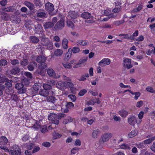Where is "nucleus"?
I'll use <instances>...</instances> for the list:
<instances>
[{
	"instance_id": "obj_1",
	"label": "nucleus",
	"mask_w": 155,
	"mask_h": 155,
	"mask_svg": "<svg viewBox=\"0 0 155 155\" xmlns=\"http://www.w3.org/2000/svg\"><path fill=\"white\" fill-rule=\"evenodd\" d=\"M43 87L44 89H41L39 92V94L44 97H47L48 95L49 94L53 93V91H51V87L48 85L47 84H43Z\"/></svg>"
},
{
	"instance_id": "obj_2",
	"label": "nucleus",
	"mask_w": 155,
	"mask_h": 155,
	"mask_svg": "<svg viewBox=\"0 0 155 155\" xmlns=\"http://www.w3.org/2000/svg\"><path fill=\"white\" fill-rule=\"evenodd\" d=\"M10 153L11 155H21V150L18 145H14L10 150Z\"/></svg>"
},
{
	"instance_id": "obj_3",
	"label": "nucleus",
	"mask_w": 155,
	"mask_h": 155,
	"mask_svg": "<svg viewBox=\"0 0 155 155\" xmlns=\"http://www.w3.org/2000/svg\"><path fill=\"white\" fill-rule=\"evenodd\" d=\"M15 88L18 90V93L22 94L25 93L26 90L24 87L23 84L21 83H16L15 85Z\"/></svg>"
},
{
	"instance_id": "obj_4",
	"label": "nucleus",
	"mask_w": 155,
	"mask_h": 155,
	"mask_svg": "<svg viewBox=\"0 0 155 155\" xmlns=\"http://www.w3.org/2000/svg\"><path fill=\"white\" fill-rule=\"evenodd\" d=\"M42 44L46 47V48L49 50H51L53 48L52 43L48 39H44Z\"/></svg>"
},
{
	"instance_id": "obj_5",
	"label": "nucleus",
	"mask_w": 155,
	"mask_h": 155,
	"mask_svg": "<svg viewBox=\"0 0 155 155\" xmlns=\"http://www.w3.org/2000/svg\"><path fill=\"white\" fill-rule=\"evenodd\" d=\"M64 26V21L63 19L58 21L55 25L54 28L56 30L61 29Z\"/></svg>"
},
{
	"instance_id": "obj_6",
	"label": "nucleus",
	"mask_w": 155,
	"mask_h": 155,
	"mask_svg": "<svg viewBox=\"0 0 155 155\" xmlns=\"http://www.w3.org/2000/svg\"><path fill=\"white\" fill-rule=\"evenodd\" d=\"M124 67L125 68L129 69L133 67V65L131 64V59L129 58H126L124 60L123 62Z\"/></svg>"
},
{
	"instance_id": "obj_7",
	"label": "nucleus",
	"mask_w": 155,
	"mask_h": 155,
	"mask_svg": "<svg viewBox=\"0 0 155 155\" xmlns=\"http://www.w3.org/2000/svg\"><path fill=\"white\" fill-rule=\"evenodd\" d=\"M110 63V60L108 58H104L98 64L101 67H104L106 65H109Z\"/></svg>"
},
{
	"instance_id": "obj_8",
	"label": "nucleus",
	"mask_w": 155,
	"mask_h": 155,
	"mask_svg": "<svg viewBox=\"0 0 155 155\" xmlns=\"http://www.w3.org/2000/svg\"><path fill=\"white\" fill-rule=\"evenodd\" d=\"M47 73L50 77H51L55 78H59L60 76L56 75L54 71L51 68H49L47 71Z\"/></svg>"
},
{
	"instance_id": "obj_9",
	"label": "nucleus",
	"mask_w": 155,
	"mask_h": 155,
	"mask_svg": "<svg viewBox=\"0 0 155 155\" xmlns=\"http://www.w3.org/2000/svg\"><path fill=\"white\" fill-rule=\"evenodd\" d=\"M126 3V0H117L115 2V5L116 6H119L121 8L125 6Z\"/></svg>"
},
{
	"instance_id": "obj_10",
	"label": "nucleus",
	"mask_w": 155,
	"mask_h": 155,
	"mask_svg": "<svg viewBox=\"0 0 155 155\" xmlns=\"http://www.w3.org/2000/svg\"><path fill=\"white\" fill-rule=\"evenodd\" d=\"M127 121L130 125L134 126L136 121L135 117L133 115L130 116L128 118Z\"/></svg>"
},
{
	"instance_id": "obj_11",
	"label": "nucleus",
	"mask_w": 155,
	"mask_h": 155,
	"mask_svg": "<svg viewBox=\"0 0 155 155\" xmlns=\"http://www.w3.org/2000/svg\"><path fill=\"white\" fill-rule=\"evenodd\" d=\"M112 136V134L111 133H107L104 134L102 137V140L103 143L107 141Z\"/></svg>"
},
{
	"instance_id": "obj_12",
	"label": "nucleus",
	"mask_w": 155,
	"mask_h": 155,
	"mask_svg": "<svg viewBox=\"0 0 155 155\" xmlns=\"http://www.w3.org/2000/svg\"><path fill=\"white\" fill-rule=\"evenodd\" d=\"M57 87L60 90L63 91L66 88L65 81H60L56 84Z\"/></svg>"
},
{
	"instance_id": "obj_13",
	"label": "nucleus",
	"mask_w": 155,
	"mask_h": 155,
	"mask_svg": "<svg viewBox=\"0 0 155 155\" xmlns=\"http://www.w3.org/2000/svg\"><path fill=\"white\" fill-rule=\"evenodd\" d=\"M37 16L40 18H46V13L42 9H39L36 13Z\"/></svg>"
},
{
	"instance_id": "obj_14",
	"label": "nucleus",
	"mask_w": 155,
	"mask_h": 155,
	"mask_svg": "<svg viewBox=\"0 0 155 155\" xmlns=\"http://www.w3.org/2000/svg\"><path fill=\"white\" fill-rule=\"evenodd\" d=\"M79 16V15L78 13L75 11H70L68 12V17L71 18V19H75Z\"/></svg>"
},
{
	"instance_id": "obj_15",
	"label": "nucleus",
	"mask_w": 155,
	"mask_h": 155,
	"mask_svg": "<svg viewBox=\"0 0 155 155\" xmlns=\"http://www.w3.org/2000/svg\"><path fill=\"white\" fill-rule=\"evenodd\" d=\"M45 8L47 10L51 12L54 10V6L53 5L48 2L45 4Z\"/></svg>"
},
{
	"instance_id": "obj_16",
	"label": "nucleus",
	"mask_w": 155,
	"mask_h": 155,
	"mask_svg": "<svg viewBox=\"0 0 155 155\" xmlns=\"http://www.w3.org/2000/svg\"><path fill=\"white\" fill-rule=\"evenodd\" d=\"M100 130L98 129L94 130L92 133V137L93 138H97L100 134Z\"/></svg>"
},
{
	"instance_id": "obj_17",
	"label": "nucleus",
	"mask_w": 155,
	"mask_h": 155,
	"mask_svg": "<svg viewBox=\"0 0 155 155\" xmlns=\"http://www.w3.org/2000/svg\"><path fill=\"white\" fill-rule=\"evenodd\" d=\"M46 59L47 58L44 55H42L38 56L36 58V61L38 63H41L45 62Z\"/></svg>"
},
{
	"instance_id": "obj_18",
	"label": "nucleus",
	"mask_w": 155,
	"mask_h": 155,
	"mask_svg": "<svg viewBox=\"0 0 155 155\" xmlns=\"http://www.w3.org/2000/svg\"><path fill=\"white\" fill-rule=\"evenodd\" d=\"M118 113L121 117L124 118L126 117L128 114V111L124 109L119 110Z\"/></svg>"
},
{
	"instance_id": "obj_19",
	"label": "nucleus",
	"mask_w": 155,
	"mask_h": 155,
	"mask_svg": "<svg viewBox=\"0 0 155 155\" xmlns=\"http://www.w3.org/2000/svg\"><path fill=\"white\" fill-rule=\"evenodd\" d=\"M8 141L7 138L5 136H2L0 138V145H5Z\"/></svg>"
},
{
	"instance_id": "obj_20",
	"label": "nucleus",
	"mask_w": 155,
	"mask_h": 155,
	"mask_svg": "<svg viewBox=\"0 0 155 155\" xmlns=\"http://www.w3.org/2000/svg\"><path fill=\"white\" fill-rule=\"evenodd\" d=\"M24 4L27 6L30 10H32L35 8L34 5L31 2L28 1H25Z\"/></svg>"
},
{
	"instance_id": "obj_21",
	"label": "nucleus",
	"mask_w": 155,
	"mask_h": 155,
	"mask_svg": "<svg viewBox=\"0 0 155 155\" xmlns=\"http://www.w3.org/2000/svg\"><path fill=\"white\" fill-rule=\"evenodd\" d=\"M35 31L37 33H39L42 32L43 30V28L41 24H38L37 25H35Z\"/></svg>"
},
{
	"instance_id": "obj_22",
	"label": "nucleus",
	"mask_w": 155,
	"mask_h": 155,
	"mask_svg": "<svg viewBox=\"0 0 155 155\" xmlns=\"http://www.w3.org/2000/svg\"><path fill=\"white\" fill-rule=\"evenodd\" d=\"M81 16L82 17L86 19L90 18L91 17V14L89 12H84L82 13L81 15Z\"/></svg>"
},
{
	"instance_id": "obj_23",
	"label": "nucleus",
	"mask_w": 155,
	"mask_h": 155,
	"mask_svg": "<svg viewBox=\"0 0 155 155\" xmlns=\"http://www.w3.org/2000/svg\"><path fill=\"white\" fill-rule=\"evenodd\" d=\"M20 71V68L18 67L13 68L10 70L11 73L13 74H16L19 73Z\"/></svg>"
},
{
	"instance_id": "obj_24",
	"label": "nucleus",
	"mask_w": 155,
	"mask_h": 155,
	"mask_svg": "<svg viewBox=\"0 0 155 155\" xmlns=\"http://www.w3.org/2000/svg\"><path fill=\"white\" fill-rule=\"evenodd\" d=\"M63 50L61 49H56L54 51V54L56 56H61L63 54Z\"/></svg>"
},
{
	"instance_id": "obj_25",
	"label": "nucleus",
	"mask_w": 155,
	"mask_h": 155,
	"mask_svg": "<svg viewBox=\"0 0 155 155\" xmlns=\"http://www.w3.org/2000/svg\"><path fill=\"white\" fill-rule=\"evenodd\" d=\"M138 133L137 130H133L128 134V136L129 138H131L136 136Z\"/></svg>"
},
{
	"instance_id": "obj_26",
	"label": "nucleus",
	"mask_w": 155,
	"mask_h": 155,
	"mask_svg": "<svg viewBox=\"0 0 155 155\" xmlns=\"http://www.w3.org/2000/svg\"><path fill=\"white\" fill-rule=\"evenodd\" d=\"M68 41L67 39L64 38L62 40V44L63 48L64 49H67L68 48Z\"/></svg>"
},
{
	"instance_id": "obj_27",
	"label": "nucleus",
	"mask_w": 155,
	"mask_h": 155,
	"mask_svg": "<svg viewBox=\"0 0 155 155\" xmlns=\"http://www.w3.org/2000/svg\"><path fill=\"white\" fill-rule=\"evenodd\" d=\"M37 64L35 62L33 61L30 63L28 66V68L30 71H32L34 70V67L36 66Z\"/></svg>"
},
{
	"instance_id": "obj_28",
	"label": "nucleus",
	"mask_w": 155,
	"mask_h": 155,
	"mask_svg": "<svg viewBox=\"0 0 155 155\" xmlns=\"http://www.w3.org/2000/svg\"><path fill=\"white\" fill-rule=\"evenodd\" d=\"M54 25V24L52 22L48 21L45 22L44 27L45 28H52Z\"/></svg>"
},
{
	"instance_id": "obj_29",
	"label": "nucleus",
	"mask_w": 155,
	"mask_h": 155,
	"mask_svg": "<svg viewBox=\"0 0 155 155\" xmlns=\"http://www.w3.org/2000/svg\"><path fill=\"white\" fill-rule=\"evenodd\" d=\"M57 117V115L54 113H51L48 116V118L49 120L53 121Z\"/></svg>"
},
{
	"instance_id": "obj_30",
	"label": "nucleus",
	"mask_w": 155,
	"mask_h": 155,
	"mask_svg": "<svg viewBox=\"0 0 155 155\" xmlns=\"http://www.w3.org/2000/svg\"><path fill=\"white\" fill-rule=\"evenodd\" d=\"M120 147L121 149L127 150H130L131 149V148L130 147V145L126 143H123L120 145Z\"/></svg>"
},
{
	"instance_id": "obj_31",
	"label": "nucleus",
	"mask_w": 155,
	"mask_h": 155,
	"mask_svg": "<svg viewBox=\"0 0 155 155\" xmlns=\"http://www.w3.org/2000/svg\"><path fill=\"white\" fill-rule=\"evenodd\" d=\"M73 121V119L70 117H68L64 119L63 121V124H66L68 123L72 122Z\"/></svg>"
},
{
	"instance_id": "obj_32",
	"label": "nucleus",
	"mask_w": 155,
	"mask_h": 155,
	"mask_svg": "<svg viewBox=\"0 0 155 155\" xmlns=\"http://www.w3.org/2000/svg\"><path fill=\"white\" fill-rule=\"evenodd\" d=\"M30 39L31 42L34 43H37L39 41V39L38 38L35 36H30Z\"/></svg>"
},
{
	"instance_id": "obj_33",
	"label": "nucleus",
	"mask_w": 155,
	"mask_h": 155,
	"mask_svg": "<svg viewBox=\"0 0 155 155\" xmlns=\"http://www.w3.org/2000/svg\"><path fill=\"white\" fill-rule=\"evenodd\" d=\"M57 100L55 97L54 96H49L47 98L48 101L54 104Z\"/></svg>"
},
{
	"instance_id": "obj_34",
	"label": "nucleus",
	"mask_w": 155,
	"mask_h": 155,
	"mask_svg": "<svg viewBox=\"0 0 155 155\" xmlns=\"http://www.w3.org/2000/svg\"><path fill=\"white\" fill-rule=\"evenodd\" d=\"M9 81V79L2 74L0 75V83H3Z\"/></svg>"
},
{
	"instance_id": "obj_35",
	"label": "nucleus",
	"mask_w": 155,
	"mask_h": 155,
	"mask_svg": "<svg viewBox=\"0 0 155 155\" xmlns=\"http://www.w3.org/2000/svg\"><path fill=\"white\" fill-rule=\"evenodd\" d=\"M77 43L82 46H86L88 44V42L86 40H79L78 41Z\"/></svg>"
},
{
	"instance_id": "obj_36",
	"label": "nucleus",
	"mask_w": 155,
	"mask_h": 155,
	"mask_svg": "<svg viewBox=\"0 0 155 155\" xmlns=\"http://www.w3.org/2000/svg\"><path fill=\"white\" fill-rule=\"evenodd\" d=\"M40 130L41 133L43 134L46 133L48 131L47 127L45 125L41 126L40 129Z\"/></svg>"
},
{
	"instance_id": "obj_37",
	"label": "nucleus",
	"mask_w": 155,
	"mask_h": 155,
	"mask_svg": "<svg viewBox=\"0 0 155 155\" xmlns=\"http://www.w3.org/2000/svg\"><path fill=\"white\" fill-rule=\"evenodd\" d=\"M34 2L35 6L39 8L41 7L43 5L40 0H34Z\"/></svg>"
},
{
	"instance_id": "obj_38",
	"label": "nucleus",
	"mask_w": 155,
	"mask_h": 155,
	"mask_svg": "<svg viewBox=\"0 0 155 155\" xmlns=\"http://www.w3.org/2000/svg\"><path fill=\"white\" fill-rule=\"evenodd\" d=\"M53 136L54 139H57L60 138L62 136L61 134L57 133H54L53 134Z\"/></svg>"
},
{
	"instance_id": "obj_39",
	"label": "nucleus",
	"mask_w": 155,
	"mask_h": 155,
	"mask_svg": "<svg viewBox=\"0 0 155 155\" xmlns=\"http://www.w3.org/2000/svg\"><path fill=\"white\" fill-rule=\"evenodd\" d=\"M10 61V63L12 65L18 64L20 63L19 61L17 59H14L12 60H11Z\"/></svg>"
},
{
	"instance_id": "obj_40",
	"label": "nucleus",
	"mask_w": 155,
	"mask_h": 155,
	"mask_svg": "<svg viewBox=\"0 0 155 155\" xmlns=\"http://www.w3.org/2000/svg\"><path fill=\"white\" fill-rule=\"evenodd\" d=\"M14 10V8L13 6H9L7 8H6L4 9L3 11L5 12H12Z\"/></svg>"
},
{
	"instance_id": "obj_41",
	"label": "nucleus",
	"mask_w": 155,
	"mask_h": 155,
	"mask_svg": "<svg viewBox=\"0 0 155 155\" xmlns=\"http://www.w3.org/2000/svg\"><path fill=\"white\" fill-rule=\"evenodd\" d=\"M7 64V61L5 59H1L0 60V66H5Z\"/></svg>"
},
{
	"instance_id": "obj_42",
	"label": "nucleus",
	"mask_w": 155,
	"mask_h": 155,
	"mask_svg": "<svg viewBox=\"0 0 155 155\" xmlns=\"http://www.w3.org/2000/svg\"><path fill=\"white\" fill-rule=\"evenodd\" d=\"M80 49L79 48L77 47H74L72 48V52L74 54H76L79 52Z\"/></svg>"
},
{
	"instance_id": "obj_43",
	"label": "nucleus",
	"mask_w": 155,
	"mask_h": 155,
	"mask_svg": "<svg viewBox=\"0 0 155 155\" xmlns=\"http://www.w3.org/2000/svg\"><path fill=\"white\" fill-rule=\"evenodd\" d=\"M87 92V90L86 89H82L78 93V95L80 96H82L86 94Z\"/></svg>"
},
{
	"instance_id": "obj_44",
	"label": "nucleus",
	"mask_w": 155,
	"mask_h": 155,
	"mask_svg": "<svg viewBox=\"0 0 155 155\" xmlns=\"http://www.w3.org/2000/svg\"><path fill=\"white\" fill-rule=\"evenodd\" d=\"M124 22V19L121 20L115 21L114 22V24L117 26H118L123 23Z\"/></svg>"
},
{
	"instance_id": "obj_45",
	"label": "nucleus",
	"mask_w": 155,
	"mask_h": 155,
	"mask_svg": "<svg viewBox=\"0 0 155 155\" xmlns=\"http://www.w3.org/2000/svg\"><path fill=\"white\" fill-rule=\"evenodd\" d=\"M40 64L39 65V68L41 69L45 68L46 67V64L45 63V62H42L40 63Z\"/></svg>"
},
{
	"instance_id": "obj_46",
	"label": "nucleus",
	"mask_w": 155,
	"mask_h": 155,
	"mask_svg": "<svg viewBox=\"0 0 155 155\" xmlns=\"http://www.w3.org/2000/svg\"><path fill=\"white\" fill-rule=\"evenodd\" d=\"M28 63V60L27 59H23L21 62V64L24 66L27 65Z\"/></svg>"
},
{
	"instance_id": "obj_47",
	"label": "nucleus",
	"mask_w": 155,
	"mask_h": 155,
	"mask_svg": "<svg viewBox=\"0 0 155 155\" xmlns=\"http://www.w3.org/2000/svg\"><path fill=\"white\" fill-rule=\"evenodd\" d=\"M68 97L70 98L73 102H74L76 99V97L74 95L70 94L68 95Z\"/></svg>"
},
{
	"instance_id": "obj_48",
	"label": "nucleus",
	"mask_w": 155,
	"mask_h": 155,
	"mask_svg": "<svg viewBox=\"0 0 155 155\" xmlns=\"http://www.w3.org/2000/svg\"><path fill=\"white\" fill-rule=\"evenodd\" d=\"M132 94L133 95H135L134 98L136 100H137L138 97H139L140 95V94L139 92H133V94Z\"/></svg>"
},
{
	"instance_id": "obj_49",
	"label": "nucleus",
	"mask_w": 155,
	"mask_h": 155,
	"mask_svg": "<svg viewBox=\"0 0 155 155\" xmlns=\"http://www.w3.org/2000/svg\"><path fill=\"white\" fill-rule=\"evenodd\" d=\"M146 90L150 92L151 93H153L155 92L154 90L153 89V87L150 86H148L146 88Z\"/></svg>"
},
{
	"instance_id": "obj_50",
	"label": "nucleus",
	"mask_w": 155,
	"mask_h": 155,
	"mask_svg": "<svg viewBox=\"0 0 155 155\" xmlns=\"http://www.w3.org/2000/svg\"><path fill=\"white\" fill-rule=\"evenodd\" d=\"M66 83V85L67 87H73V84L71 82V81H65Z\"/></svg>"
},
{
	"instance_id": "obj_51",
	"label": "nucleus",
	"mask_w": 155,
	"mask_h": 155,
	"mask_svg": "<svg viewBox=\"0 0 155 155\" xmlns=\"http://www.w3.org/2000/svg\"><path fill=\"white\" fill-rule=\"evenodd\" d=\"M121 8L119 7H115L112 10V12L114 13L119 12L121 10Z\"/></svg>"
},
{
	"instance_id": "obj_52",
	"label": "nucleus",
	"mask_w": 155,
	"mask_h": 155,
	"mask_svg": "<svg viewBox=\"0 0 155 155\" xmlns=\"http://www.w3.org/2000/svg\"><path fill=\"white\" fill-rule=\"evenodd\" d=\"M63 66L66 68H70L71 67L70 64L69 63L66 62L63 63Z\"/></svg>"
},
{
	"instance_id": "obj_53",
	"label": "nucleus",
	"mask_w": 155,
	"mask_h": 155,
	"mask_svg": "<svg viewBox=\"0 0 155 155\" xmlns=\"http://www.w3.org/2000/svg\"><path fill=\"white\" fill-rule=\"evenodd\" d=\"M138 30H136L135 31V32L134 33L132 36H131V40H133L134 39V37H137V36L138 35Z\"/></svg>"
},
{
	"instance_id": "obj_54",
	"label": "nucleus",
	"mask_w": 155,
	"mask_h": 155,
	"mask_svg": "<svg viewBox=\"0 0 155 155\" xmlns=\"http://www.w3.org/2000/svg\"><path fill=\"white\" fill-rule=\"evenodd\" d=\"M40 147L38 146H34L33 147V150H32V152L33 153H35L40 150Z\"/></svg>"
},
{
	"instance_id": "obj_55",
	"label": "nucleus",
	"mask_w": 155,
	"mask_h": 155,
	"mask_svg": "<svg viewBox=\"0 0 155 155\" xmlns=\"http://www.w3.org/2000/svg\"><path fill=\"white\" fill-rule=\"evenodd\" d=\"M142 8V5H140L136 8L134 9L133 10V12H136L140 11Z\"/></svg>"
},
{
	"instance_id": "obj_56",
	"label": "nucleus",
	"mask_w": 155,
	"mask_h": 155,
	"mask_svg": "<svg viewBox=\"0 0 155 155\" xmlns=\"http://www.w3.org/2000/svg\"><path fill=\"white\" fill-rule=\"evenodd\" d=\"M11 98L15 101H16L18 100V96L17 95L15 94H13L12 95Z\"/></svg>"
},
{
	"instance_id": "obj_57",
	"label": "nucleus",
	"mask_w": 155,
	"mask_h": 155,
	"mask_svg": "<svg viewBox=\"0 0 155 155\" xmlns=\"http://www.w3.org/2000/svg\"><path fill=\"white\" fill-rule=\"evenodd\" d=\"M42 145L45 147H49L51 146V144L49 142H45L42 143Z\"/></svg>"
},
{
	"instance_id": "obj_58",
	"label": "nucleus",
	"mask_w": 155,
	"mask_h": 155,
	"mask_svg": "<svg viewBox=\"0 0 155 155\" xmlns=\"http://www.w3.org/2000/svg\"><path fill=\"white\" fill-rule=\"evenodd\" d=\"M12 82V80H9V81L6 82V83L5 84V85L8 87H11L12 85V84L11 83Z\"/></svg>"
},
{
	"instance_id": "obj_59",
	"label": "nucleus",
	"mask_w": 155,
	"mask_h": 155,
	"mask_svg": "<svg viewBox=\"0 0 155 155\" xmlns=\"http://www.w3.org/2000/svg\"><path fill=\"white\" fill-rule=\"evenodd\" d=\"M79 150V148L78 147H74L71 151V153L74 154L77 153Z\"/></svg>"
},
{
	"instance_id": "obj_60",
	"label": "nucleus",
	"mask_w": 155,
	"mask_h": 155,
	"mask_svg": "<svg viewBox=\"0 0 155 155\" xmlns=\"http://www.w3.org/2000/svg\"><path fill=\"white\" fill-rule=\"evenodd\" d=\"M5 89V87L3 85L0 84V96L3 94V91Z\"/></svg>"
},
{
	"instance_id": "obj_61",
	"label": "nucleus",
	"mask_w": 155,
	"mask_h": 155,
	"mask_svg": "<svg viewBox=\"0 0 155 155\" xmlns=\"http://www.w3.org/2000/svg\"><path fill=\"white\" fill-rule=\"evenodd\" d=\"M135 40L136 41H142L144 40L143 36L142 35H140Z\"/></svg>"
},
{
	"instance_id": "obj_62",
	"label": "nucleus",
	"mask_w": 155,
	"mask_h": 155,
	"mask_svg": "<svg viewBox=\"0 0 155 155\" xmlns=\"http://www.w3.org/2000/svg\"><path fill=\"white\" fill-rule=\"evenodd\" d=\"M41 126L38 124H34L32 127L34 129H35L36 130H37L39 129H40Z\"/></svg>"
},
{
	"instance_id": "obj_63",
	"label": "nucleus",
	"mask_w": 155,
	"mask_h": 155,
	"mask_svg": "<svg viewBox=\"0 0 155 155\" xmlns=\"http://www.w3.org/2000/svg\"><path fill=\"white\" fill-rule=\"evenodd\" d=\"M113 119L114 121H120L121 119L119 116H117L116 115L113 116Z\"/></svg>"
},
{
	"instance_id": "obj_64",
	"label": "nucleus",
	"mask_w": 155,
	"mask_h": 155,
	"mask_svg": "<svg viewBox=\"0 0 155 155\" xmlns=\"http://www.w3.org/2000/svg\"><path fill=\"white\" fill-rule=\"evenodd\" d=\"M67 25L68 27H71L72 28L73 27L74 25L73 22L71 21H68L67 22Z\"/></svg>"
}]
</instances>
